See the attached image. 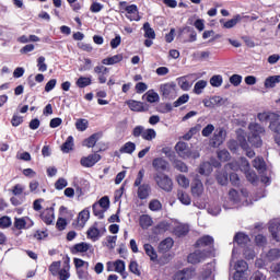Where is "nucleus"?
Returning <instances> with one entry per match:
<instances>
[{"label": "nucleus", "mask_w": 280, "mask_h": 280, "mask_svg": "<svg viewBox=\"0 0 280 280\" xmlns=\"http://www.w3.org/2000/svg\"><path fill=\"white\" fill-rule=\"evenodd\" d=\"M143 178H145V168H141L133 182V187H137V196L139 200H148L150 195L152 194V186L148 183H143Z\"/></svg>", "instance_id": "nucleus-1"}, {"label": "nucleus", "mask_w": 280, "mask_h": 280, "mask_svg": "<svg viewBox=\"0 0 280 280\" xmlns=\"http://www.w3.org/2000/svg\"><path fill=\"white\" fill-rule=\"evenodd\" d=\"M249 135L247 138L248 143L253 145V148H261L264 145V141L261 140V135H266V129L257 124L250 122L248 126Z\"/></svg>", "instance_id": "nucleus-2"}, {"label": "nucleus", "mask_w": 280, "mask_h": 280, "mask_svg": "<svg viewBox=\"0 0 280 280\" xmlns=\"http://www.w3.org/2000/svg\"><path fill=\"white\" fill-rule=\"evenodd\" d=\"M175 151L180 159H200V153L198 151H191V148H189L187 142H177Z\"/></svg>", "instance_id": "nucleus-3"}, {"label": "nucleus", "mask_w": 280, "mask_h": 280, "mask_svg": "<svg viewBox=\"0 0 280 280\" xmlns=\"http://www.w3.org/2000/svg\"><path fill=\"white\" fill-rule=\"evenodd\" d=\"M154 180L158 187H160V189H162L163 191H166V194L172 192V190L174 189V182L167 174L158 173L154 175Z\"/></svg>", "instance_id": "nucleus-4"}, {"label": "nucleus", "mask_w": 280, "mask_h": 280, "mask_svg": "<svg viewBox=\"0 0 280 280\" xmlns=\"http://www.w3.org/2000/svg\"><path fill=\"white\" fill-rule=\"evenodd\" d=\"M215 241L213 240V236L203 235L196 241L194 247L202 248L201 250H210V257H213V253L215 250V248L213 247Z\"/></svg>", "instance_id": "nucleus-5"}, {"label": "nucleus", "mask_w": 280, "mask_h": 280, "mask_svg": "<svg viewBox=\"0 0 280 280\" xmlns=\"http://www.w3.org/2000/svg\"><path fill=\"white\" fill-rule=\"evenodd\" d=\"M209 258H211V250L196 249L187 256V261L188 264L196 266L198 264H202V261Z\"/></svg>", "instance_id": "nucleus-6"}, {"label": "nucleus", "mask_w": 280, "mask_h": 280, "mask_svg": "<svg viewBox=\"0 0 280 280\" xmlns=\"http://www.w3.org/2000/svg\"><path fill=\"white\" fill-rule=\"evenodd\" d=\"M224 141H226V129H224V127H218L214 129L212 138L210 139V145H212V148H220Z\"/></svg>", "instance_id": "nucleus-7"}, {"label": "nucleus", "mask_w": 280, "mask_h": 280, "mask_svg": "<svg viewBox=\"0 0 280 280\" xmlns=\"http://www.w3.org/2000/svg\"><path fill=\"white\" fill-rule=\"evenodd\" d=\"M89 220H91V210L89 208H85L81 212H79L77 220H74V229L82 231V229L86 226Z\"/></svg>", "instance_id": "nucleus-8"}, {"label": "nucleus", "mask_w": 280, "mask_h": 280, "mask_svg": "<svg viewBox=\"0 0 280 280\" xmlns=\"http://www.w3.org/2000/svg\"><path fill=\"white\" fill-rule=\"evenodd\" d=\"M160 93L164 100H174L176 97V83L170 82L161 84Z\"/></svg>", "instance_id": "nucleus-9"}, {"label": "nucleus", "mask_w": 280, "mask_h": 280, "mask_svg": "<svg viewBox=\"0 0 280 280\" xmlns=\"http://www.w3.org/2000/svg\"><path fill=\"white\" fill-rule=\"evenodd\" d=\"M71 258L69 256H66L63 258L62 268L59 270V273L57 275L59 280H69L71 278Z\"/></svg>", "instance_id": "nucleus-10"}, {"label": "nucleus", "mask_w": 280, "mask_h": 280, "mask_svg": "<svg viewBox=\"0 0 280 280\" xmlns=\"http://www.w3.org/2000/svg\"><path fill=\"white\" fill-rule=\"evenodd\" d=\"M194 277H196V268L188 267L175 272L174 280H191Z\"/></svg>", "instance_id": "nucleus-11"}, {"label": "nucleus", "mask_w": 280, "mask_h": 280, "mask_svg": "<svg viewBox=\"0 0 280 280\" xmlns=\"http://www.w3.org/2000/svg\"><path fill=\"white\" fill-rule=\"evenodd\" d=\"M126 104L133 113H147V110H150L148 104L140 101L129 100Z\"/></svg>", "instance_id": "nucleus-12"}, {"label": "nucleus", "mask_w": 280, "mask_h": 280, "mask_svg": "<svg viewBox=\"0 0 280 280\" xmlns=\"http://www.w3.org/2000/svg\"><path fill=\"white\" fill-rule=\"evenodd\" d=\"M100 161H102V155L93 153L88 156L81 158L80 164L82 165V167H93L96 163H100Z\"/></svg>", "instance_id": "nucleus-13"}, {"label": "nucleus", "mask_w": 280, "mask_h": 280, "mask_svg": "<svg viewBox=\"0 0 280 280\" xmlns=\"http://www.w3.org/2000/svg\"><path fill=\"white\" fill-rule=\"evenodd\" d=\"M40 220L46 223L47 226L54 224V220H56V214L54 213V208H46L39 214Z\"/></svg>", "instance_id": "nucleus-14"}, {"label": "nucleus", "mask_w": 280, "mask_h": 280, "mask_svg": "<svg viewBox=\"0 0 280 280\" xmlns=\"http://www.w3.org/2000/svg\"><path fill=\"white\" fill-rule=\"evenodd\" d=\"M152 167L155 172H167L170 170V162L163 158H155L152 161Z\"/></svg>", "instance_id": "nucleus-15"}, {"label": "nucleus", "mask_w": 280, "mask_h": 280, "mask_svg": "<svg viewBox=\"0 0 280 280\" xmlns=\"http://www.w3.org/2000/svg\"><path fill=\"white\" fill-rule=\"evenodd\" d=\"M90 248H91V244H89L86 242H81V243H77L72 247H70V253L72 255H80L83 253H89Z\"/></svg>", "instance_id": "nucleus-16"}, {"label": "nucleus", "mask_w": 280, "mask_h": 280, "mask_svg": "<svg viewBox=\"0 0 280 280\" xmlns=\"http://www.w3.org/2000/svg\"><path fill=\"white\" fill-rule=\"evenodd\" d=\"M97 222H94L92 226H90L86 231V237L88 240H91L92 242H97L100 237H102V234L100 233V228Z\"/></svg>", "instance_id": "nucleus-17"}, {"label": "nucleus", "mask_w": 280, "mask_h": 280, "mask_svg": "<svg viewBox=\"0 0 280 280\" xmlns=\"http://www.w3.org/2000/svg\"><path fill=\"white\" fill-rule=\"evenodd\" d=\"M237 141L242 150H245L246 156H248V159H255V151L250 149V147H248V141H246V137L238 136Z\"/></svg>", "instance_id": "nucleus-18"}, {"label": "nucleus", "mask_w": 280, "mask_h": 280, "mask_svg": "<svg viewBox=\"0 0 280 280\" xmlns=\"http://www.w3.org/2000/svg\"><path fill=\"white\" fill-rule=\"evenodd\" d=\"M174 247V238L166 237L158 246L159 253H170Z\"/></svg>", "instance_id": "nucleus-19"}, {"label": "nucleus", "mask_w": 280, "mask_h": 280, "mask_svg": "<svg viewBox=\"0 0 280 280\" xmlns=\"http://www.w3.org/2000/svg\"><path fill=\"white\" fill-rule=\"evenodd\" d=\"M203 191H205V186L202 185V182H200L199 179H196L191 186L192 196H195L196 198H200Z\"/></svg>", "instance_id": "nucleus-20"}, {"label": "nucleus", "mask_w": 280, "mask_h": 280, "mask_svg": "<svg viewBox=\"0 0 280 280\" xmlns=\"http://www.w3.org/2000/svg\"><path fill=\"white\" fill-rule=\"evenodd\" d=\"M25 229H27V221L25 218H14L13 228L11 231L14 233L15 231H23Z\"/></svg>", "instance_id": "nucleus-21"}, {"label": "nucleus", "mask_w": 280, "mask_h": 280, "mask_svg": "<svg viewBox=\"0 0 280 280\" xmlns=\"http://www.w3.org/2000/svg\"><path fill=\"white\" fill-rule=\"evenodd\" d=\"M234 242L238 246H246V244L250 242V237H248L244 232H238L234 235Z\"/></svg>", "instance_id": "nucleus-22"}, {"label": "nucleus", "mask_w": 280, "mask_h": 280, "mask_svg": "<svg viewBox=\"0 0 280 280\" xmlns=\"http://www.w3.org/2000/svg\"><path fill=\"white\" fill-rule=\"evenodd\" d=\"M121 60H124V55L118 54V55H114L113 57H107V58L103 59L102 65H106V66L119 65V62H121Z\"/></svg>", "instance_id": "nucleus-23"}, {"label": "nucleus", "mask_w": 280, "mask_h": 280, "mask_svg": "<svg viewBox=\"0 0 280 280\" xmlns=\"http://www.w3.org/2000/svg\"><path fill=\"white\" fill-rule=\"evenodd\" d=\"M152 224H154L152 217H150L149 214L140 215L139 225L141 226V229L148 230V228L152 226Z\"/></svg>", "instance_id": "nucleus-24"}, {"label": "nucleus", "mask_w": 280, "mask_h": 280, "mask_svg": "<svg viewBox=\"0 0 280 280\" xmlns=\"http://www.w3.org/2000/svg\"><path fill=\"white\" fill-rule=\"evenodd\" d=\"M168 229H170V223L162 221L153 228V233L154 235H163V233L167 232Z\"/></svg>", "instance_id": "nucleus-25"}, {"label": "nucleus", "mask_w": 280, "mask_h": 280, "mask_svg": "<svg viewBox=\"0 0 280 280\" xmlns=\"http://www.w3.org/2000/svg\"><path fill=\"white\" fill-rule=\"evenodd\" d=\"M143 248H144L145 255L150 257L151 261H156V259H159V254H156V250L151 244H148V243L144 244Z\"/></svg>", "instance_id": "nucleus-26"}, {"label": "nucleus", "mask_w": 280, "mask_h": 280, "mask_svg": "<svg viewBox=\"0 0 280 280\" xmlns=\"http://www.w3.org/2000/svg\"><path fill=\"white\" fill-rule=\"evenodd\" d=\"M119 8L120 10H125L127 14H136L139 11V8L137 7V4L128 5V2L126 1L119 2Z\"/></svg>", "instance_id": "nucleus-27"}, {"label": "nucleus", "mask_w": 280, "mask_h": 280, "mask_svg": "<svg viewBox=\"0 0 280 280\" xmlns=\"http://www.w3.org/2000/svg\"><path fill=\"white\" fill-rule=\"evenodd\" d=\"M137 150V144L135 142H126L119 150L120 154H132Z\"/></svg>", "instance_id": "nucleus-28"}, {"label": "nucleus", "mask_w": 280, "mask_h": 280, "mask_svg": "<svg viewBox=\"0 0 280 280\" xmlns=\"http://www.w3.org/2000/svg\"><path fill=\"white\" fill-rule=\"evenodd\" d=\"M143 31H144V38H149L151 40H154L156 38V32H154V28L150 26V22H145L143 24Z\"/></svg>", "instance_id": "nucleus-29"}, {"label": "nucleus", "mask_w": 280, "mask_h": 280, "mask_svg": "<svg viewBox=\"0 0 280 280\" xmlns=\"http://www.w3.org/2000/svg\"><path fill=\"white\" fill-rule=\"evenodd\" d=\"M280 82V75H271L265 80V89H275Z\"/></svg>", "instance_id": "nucleus-30"}, {"label": "nucleus", "mask_w": 280, "mask_h": 280, "mask_svg": "<svg viewBox=\"0 0 280 280\" xmlns=\"http://www.w3.org/2000/svg\"><path fill=\"white\" fill-rule=\"evenodd\" d=\"M100 141V133H93L88 139L83 141L85 148H95V143Z\"/></svg>", "instance_id": "nucleus-31"}, {"label": "nucleus", "mask_w": 280, "mask_h": 280, "mask_svg": "<svg viewBox=\"0 0 280 280\" xmlns=\"http://www.w3.org/2000/svg\"><path fill=\"white\" fill-rule=\"evenodd\" d=\"M174 233L177 237H185L187 233H189V225L187 224H179L175 226Z\"/></svg>", "instance_id": "nucleus-32"}, {"label": "nucleus", "mask_w": 280, "mask_h": 280, "mask_svg": "<svg viewBox=\"0 0 280 280\" xmlns=\"http://www.w3.org/2000/svg\"><path fill=\"white\" fill-rule=\"evenodd\" d=\"M73 136H69L67 138V140L63 142V144L61 145V151L65 154H69V152H71V150H73Z\"/></svg>", "instance_id": "nucleus-33"}, {"label": "nucleus", "mask_w": 280, "mask_h": 280, "mask_svg": "<svg viewBox=\"0 0 280 280\" xmlns=\"http://www.w3.org/2000/svg\"><path fill=\"white\" fill-rule=\"evenodd\" d=\"M259 121H271L272 119H279L280 116L276 113H259L257 115Z\"/></svg>", "instance_id": "nucleus-34"}, {"label": "nucleus", "mask_w": 280, "mask_h": 280, "mask_svg": "<svg viewBox=\"0 0 280 280\" xmlns=\"http://www.w3.org/2000/svg\"><path fill=\"white\" fill-rule=\"evenodd\" d=\"M13 196H30V192L25 191V187L22 184H15L11 189Z\"/></svg>", "instance_id": "nucleus-35"}, {"label": "nucleus", "mask_w": 280, "mask_h": 280, "mask_svg": "<svg viewBox=\"0 0 280 280\" xmlns=\"http://www.w3.org/2000/svg\"><path fill=\"white\" fill-rule=\"evenodd\" d=\"M78 89H86V86H91L93 81L90 77H80L75 82Z\"/></svg>", "instance_id": "nucleus-36"}, {"label": "nucleus", "mask_w": 280, "mask_h": 280, "mask_svg": "<svg viewBox=\"0 0 280 280\" xmlns=\"http://www.w3.org/2000/svg\"><path fill=\"white\" fill-rule=\"evenodd\" d=\"M266 259L268 261H277L280 259V249L279 248H271L266 254Z\"/></svg>", "instance_id": "nucleus-37"}, {"label": "nucleus", "mask_w": 280, "mask_h": 280, "mask_svg": "<svg viewBox=\"0 0 280 280\" xmlns=\"http://www.w3.org/2000/svg\"><path fill=\"white\" fill-rule=\"evenodd\" d=\"M62 266V261L57 260L52 261L50 266L48 267L49 272L52 275V277H58V273L60 272V268Z\"/></svg>", "instance_id": "nucleus-38"}, {"label": "nucleus", "mask_w": 280, "mask_h": 280, "mask_svg": "<svg viewBox=\"0 0 280 280\" xmlns=\"http://www.w3.org/2000/svg\"><path fill=\"white\" fill-rule=\"evenodd\" d=\"M177 84L182 91H189L191 89V83L187 80V75L178 78Z\"/></svg>", "instance_id": "nucleus-39"}, {"label": "nucleus", "mask_w": 280, "mask_h": 280, "mask_svg": "<svg viewBox=\"0 0 280 280\" xmlns=\"http://www.w3.org/2000/svg\"><path fill=\"white\" fill-rule=\"evenodd\" d=\"M177 198L182 205H191V197H189V195L183 190L177 191Z\"/></svg>", "instance_id": "nucleus-40"}, {"label": "nucleus", "mask_w": 280, "mask_h": 280, "mask_svg": "<svg viewBox=\"0 0 280 280\" xmlns=\"http://www.w3.org/2000/svg\"><path fill=\"white\" fill-rule=\"evenodd\" d=\"M144 95H145L147 102H149V104H154V103L159 102V100H160L159 93L154 92V90L148 91Z\"/></svg>", "instance_id": "nucleus-41"}, {"label": "nucleus", "mask_w": 280, "mask_h": 280, "mask_svg": "<svg viewBox=\"0 0 280 280\" xmlns=\"http://www.w3.org/2000/svg\"><path fill=\"white\" fill-rule=\"evenodd\" d=\"M93 213L98 220H104V213H106V210L104 208H101L98 203H93L92 206Z\"/></svg>", "instance_id": "nucleus-42"}, {"label": "nucleus", "mask_w": 280, "mask_h": 280, "mask_svg": "<svg viewBox=\"0 0 280 280\" xmlns=\"http://www.w3.org/2000/svg\"><path fill=\"white\" fill-rule=\"evenodd\" d=\"M75 128H77V130H79V132H84V130H86V128H89V120H86L84 118L77 119Z\"/></svg>", "instance_id": "nucleus-43"}, {"label": "nucleus", "mask_w": 280, "mask_h": 280, "mask_svg": "<svg viewBox=\"0 0 280 280\" xmlns=\"http://www.w3.org/2000/svg\"><path fill=\"white\" fill-rule=\"evenodd\" d=\"M142 139H144V141H152L153 139H156V131L152 128L147 130L144 129Z\"/></svg>", "instance_id": "nucleus-44"}, {"label": "nucleus", "mask_w": 280, "mask_h": 280, "mask_svg": "<svg viewBox=\"0 0 280 280\" xmlns=\"http://www.w3.org/2000/svg\"><path fill=\"white\" fill-rule=\"evenodd\" d=\"M96 203L104 211H108V209L110 208V199L108 198V196L102 197Z\"/></svg>", "instance_id": "nucleus-45"}, {"label": "nucleus", "mask_w": 280, "mask_h": 280, "mask_svg": "<svg viewBox=\"0 0 280 280\" xmlns=\"http://www.w3.org/2000/svg\"><path fill=\"white\" fill-rule=\"evenodd\" d=\"M240 21H242V16L235 15L233 19L226 21L223 24V27H225V30H231V27H235V25H237V23H240Z\"/></svg>", "instance_id": "nucleus-46"}, {"label": "nucleus", "mask_w": 280, "mask_h": 280, "mask_svg": "<svg viewBox=\"0 0 280 280\" xmlns=\"http://www.w3.org/2000/svg\"><path fill=\"white\" fill-rule=\"evenodd\" d=\"M183 32H188L190 34L188 43H196L198 34L196 33V31H194L192 27L186 26L180 31V34H183Z\"/></svg>", "instance_id": "nucleus-47"}, {"label": "nucleus", "mask_w": 280, "mask_h": 280, "mask_svg": "<svg viewBox=\"0 0 280 280\" xmlns=\"http://www.w3.org/2000/svg\"><path fill=\"white\" fill-rule=\"evenodd\" d=\"M253 167H255V170H258V171L266 170V161H264V158L257 156L253 161Z\"/></svg>", "instance_id": "nucleus-48"}, {"label": "nucleus", "mask_w": 280, "mask_h": 280, "mask_svg": "<svg viewBox=\"0 0 280 280\" xmlns=\"http://www.w3.org/2000/svg\"><path fill=\"white\" fill-rule=\"evenodd\" d=\"M207 89V81L200 80L198 81L194 86V93L196 95H200L202 93V90Z\"/></svg>", "instance_id": "nucleus-49"}, {"label": "nucleus", "mask_w": 280, "mask_h": 280, "mask_svg": "<svg viewBox=\"0 0 280 280\" xmlns=\"http://www.w3.org/2000/svg\"><path fill=\"white\" fill-rule=\"evenodd\" d=\"M189 102V94H183L179 96L174 103V108H178V106H183V104H187Z\"/></svg>", "instance_id": "nucleus-50"}, {"label": "nucleus", "mask_w": 280, "mask_h": 280, "mask_svg": "<svg viewBox=\"0 0 280 280\" xmlns=\"http://www.w3.org/2000/svg\"><path fill=\"white\" fill-rule=\"evenodd\" d=\"M149 209L150 211H161V209H163V205L159 199H152L149 202Z\"/></svg>", "instance_id": "nucleus-51"}, {"label": "nucleus", "mask_w": 280, "mask_h": 280, "mask_svg": "<svg viewBox=\"0 0 280 280\" xmlns=\"http://www.w3.org/2000/svg\"><path fill=\"white\" fill-rule=\"evenodd\" d=\"M115 272H125L126 271V262L121 259H117L113 262Z\"/></svg>", "instance_id": "nucleus-52"}, {"label": "nucleus", "mask_w": 280, "mask_h": 280, "mask_svg": "<svg viewBox=\"0 0 280 280\" xmlns=\"http://www.w3.org/2000/svg\"><path fill=\"white\" fill-rule=\"evenodd\" d=\"M272 238L280 243V224H276L269 229Z\"/></svg>", "instance_id": "nucleus-53"}, {"label": "nucleus", "mask_w": 280, "mask_h": 280, "mask_svg": "<svg viewBox=\"0 0 280 280\" xmlns=\"http://www.w3.org/2000/svg\"><path fill=\"white\" fill-rule=\"evenodd\" d=\"M269 128L272 132H276V135H280V121L279 118H272V120L269 124Z\"/></svg>", "instance_id": "nucleus-54"}, {"label": "nucleus", "mask_w": 280, "mask_h": 280, "mask_svg": "<svg viewBox=\"0 0 280 280\" xmlns=\"http://www.w3.org/2000/svg\"><path fill=\"white\" fill-rule=\"evenodd\" d=\"M12 226V218L3 215L0 218V229H10Z\"/></svg>", "instance_id": "nucleus-55"}, {"label": "nucleus", "mask_w": 280, "mask_h": 280, "mask_svg": "<svg viewBox=\"0 0 280 280\" xmlns=\"http://www.w3.org/2000/svg\"><path fill=\"white\" fill-rule=\"evenodd\" d=\"M217 180L219 185H222V186L226 185L229 183V174L226 172L218 173Z\"/></svg>", "instance_id": "nucleus-56"}, {"label": "nucleus", "mask_w": 280, "mask_h": 280, "mask_svg": "<svg viewBox=\"0 0 280 280\" xmlns=\"http://www.w3.org/2000/svg\"><path fill=\"white\" fill-rule=\"evenodd\" d=\"M214 131H215V126H213V124H208L201 130V135H202V137H211V135H213Z\"/></svg>", "instance_id": "nucleus-57"}, {"label": "nucleus", "mask_w": 280, "mask_h": 280, "mask_svg": "<svg viewBox=\"0 0 280 280\" xmlns=\"http://www.w3.org/2000/svg\"><path fill=\"white\" fill-rule=\"evenodd\" d=\"M67 185H69V182H67L65 177H60L55 183V189H57L58 191H62V189H65Z\"/></svg>", "instance_id": "nucleus-58"}, {"label": "nucleus", "mask_w": 280, "mask_h": 280, "mask_svg": "<svg viewBox=\"0 0 280 280\" xmlns=\"http://www.w3.org/2000/svg\"><path fill=\"white\" fill-rule=\"evenodd\" d=\"M218 159L222 163H226L231 159V153L228 150H220L218 152Z\"/></svg>", "instance_id": "nucleus-59"}, {"label": "nucleus", "mask_w": 280, "mask_h": 280, "mask_svg": "<svg viewBox=\"0 0 280 280\" xmlns=\"http://www.w3.org/2000/svg\"><path fill=\"white\" fill-rule=\"evenodd\" d=\"M222 81H223L222 75L217 74L210 79V84L211 86L219 88V86H222Z\"/></svg>", "instance_id": "nucleus-60"}, {"label": "nucleus", "mask_w": 280, "mask_h": 280, "mask_svg": "<svg viewBox=\"0 0 280 280\" xmlns=\"http://www.w3.org/2000/svg\"><path fill=\"white\" fill-rule=\"evenodd\" d=\"M37 69L38 71H42V73H45L47 71V63H45V57L40 56L37 59Z\"/></svg>", "instance_id": "nucleus-61"}, {"label": "nucleus", "mask_w": 280, "mask_h": 280, "mask_svg": "<svg viewBox=\"0 0 280 280\" xmlns=\"http://www.w3.org/2000/svg\"><path fill=\"white\" fill-rule=\"evenodd\" d=\"M245 177L248 183H257V173H255V171H250V168L245 171Z\"/></svg>", "instance_id": "nucleus-62"}, {"label": "nucleus", "mask_w": 280, "mask_h": 280, "mask_svg": "<svg viewBox=\"0 0 280 280\" xmlns=\"http://www.w3.org/2000/svg\"><path fill=\"white\" fill-rule=\"evenodd\" d=\"M255 242L257 246H266L268 244V240L262 234L256 235Z\"/></svg>", "instance_id": "nucleus-63"}, {"label": "nucleus", "mask_w": 280, "mask_h": 280, "mask_svg": "<svg viewBox=\"0 0 280 280\" xmlns=\"http://www.w3.org/2000/svg\"><path fill=\"white\" fill-rule=\"evenodd\" d=\"M177 183L180 187H185V188L189 187V179L186 178L185 175H178Z\"/></svg>", "instance_id": "nucleus-64"}]
</instances>
